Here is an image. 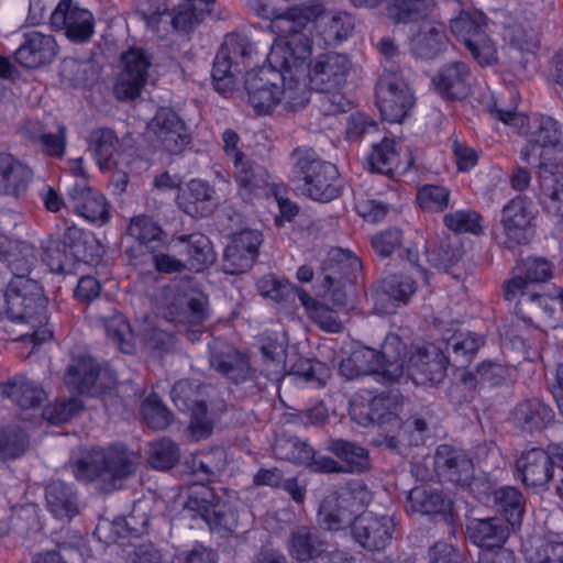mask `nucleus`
I'll use <instances>...</instances> for the list:
<instances>
[{
	"instance_id": "obj_1",
	"label": "nucleus",
	"mask_w": 563,
	"mask_h": 563,
	"mask_svg": "<svg viewBox=\"0 0 563 563\" xmlns=\"http://www.w3.org/2000/svg\"><path fill=\"white\" fill-rule=\"evenodd\" d=\"M309 47L302 37L276 38L266 56V64L245 76L249 103L258 115L296 110L309 101L305 60Z\"/></svg>"
},
{
	"instance_id": "obj_2",
	"label": "nucleus",
	"mask_w": 563,
	"mask_h": 563,
	"mask_svg": "<svg viewBox=\"0 0 563 563\" xmlns=\"http://www.w3.org/2000/svg\"><path fill=\"white\" fill-rule=\"evenodd\" d=\"M0 256L12 273L3 290V313L12 323L27 327L13 341L32 343L33 349L52 338L47 328V299L42 286L29 277L36 261L34 247L24 241L12 240L0 228Z\"/></svg>"
},
{
	"instance_id": "obj_3",
	"label": "nucleus",
	"mask_w": 563,
	"mask_h": 563,
	"mask_svg": "<svg viewBox=\"0 0 563 563\" xmlns=\"http://www.w3.org/2000/svg\"><path fill=\"white\" fill-rule=\"evenodd\" d=\"M405 349L397 334H387L379 353L369 347L355 351L350 357L341 361L340 373L347 379L369 374L380 383L397 382L405 374L416 385L442 380L448 358L441 347L423 341L413 342L406 366L401 357Z\"/></svg>"
},
{
	"instance_id": "obj_4",
	"label": "nucleus",
	"mask_w": 563,
	"mask_h": 563,
	"mask_svg": "<svg viewBox=\"0 0 563 563\" xmlns=\"http://www.w3.org/2000/svg\"><path fill=\"white\" fill-rule=\"evenodd\" d=\"M256 15L271 20V30L278 38L302 37L313 52L314 37L318 45H336L345 41L354 30V20L345 11L324 10L321 4L292 7L279 12L268 0H247Z\"/></svg>"
},
{
	"instance_id": "obj_5",
	"label": "nucleus",
	"mask_w": 563,
	"mask_h": 563,
	"mask_svg": "<svg viewBox=\"0 0 563 563\" xmlns=\"http://www.w3.org/2000/svg\"><path fill=\"white\" fill-rule=\"evenodd\" d=\"M500 35L503 40L500 52L484 31L475 38L467 40L466 47L482 66L500 63L515 74L537 68L540 38L533 27L518 21L508 22L504 25Z\"/></svg>"
},
{
	"instance_id": "obj_6",
	"label": "nucleus",
	"mask_w": 563,
	"mask_h": 563,
	"mask_svg": "<svg viewBox=\"0 0 563 563\" xmlns=\"http://www.w3.org/2000/svg\"><path fill=\"white\" fill-rule=\"evenodd\" d=\"M492 114L508 125L518 126L525 135L527 145L521 151V159L529 165L543 163H563V134L559 122L548 115H533L528 118L515 109H500L496 106L490 110Z\"/></svg>"
},
{
	"instance_id": "obj_7",
	"label": "nucleus",
	"mask_w": 563,
	"mask_h": 563,
	"mask_svg": "<svg viewBox=\"0 0 563 563\" xmlns=\"http://www.w3.org/2000/svg\"><path fill=\"white\" fill-rule=\"evenodd\" d=\"M257 342L265 376L271 380L279 382L287 373L286 334L282 331L267 330L260 335ZM288 373L317 388L324 386L329 376L328 369L321 362L311 360H301L290 365Z\"/></svg>"
},
{
	"instance_id": "obj_8",
	"label": "nucleus",
	"mask_w": 563,
	"mask_h": 563,
	"mask_svg": "<svg viewBox=\"0 0 563 563\" xmlns=\"http://www.w3.org/2000/svg\"><path fill=\"white\" fill-rule=\"evenodd\" d=\"M310 57L306 58L303 66L309 95L311 90L322 92L323 104L329 103L325 109L328 112H345L350 108V101L339 90L346 79L349 58L338 53H324L318 55L309 67Z\"/></svg>"
},
{
	"instance_id": "obj_9",
	"label": "nucleus",
	"mask_w": 563,
	"mask_h": 563,
	"mask_svg": "<svg viewBox=\"0 0 563 563\" xmlns=\"http://www.w3.org/2000/svg\"><path fill=\"white\" fill-rule=\"evenodd\" d=\"M106 331L108 338L126 354L134 353L137 343L148 351L167 352L174 342L173 335L162 329L153 317L137 319L136 327L132 328L122 313H114L107 320Z\"/></svg>"
},
{
	"instance_id": "obj_10",
	"label": "nucleus",
	"mask_w": 563,
	"mask_h": 563,
	"mask_svg": "<svg viewBox=\"0 0 563 563\" xmlns=\"http://www.w3.org/2000/svg\"><path fill=\"white\" fill-rule=\"evenodd\" d=\"M139 455L123 445H112L107 450L96 448L71 464L75 477L81 482L117 479L131 475L139 463Z\"/></svg>"
},
{
	"instance_id": "obj_11",
	"label": "nucleus",
	"mask_w": 563,
	"mask_h": 563,
	"mask_svg": "<svg viewBox=\"0 0 563 563\" xmlns=\"http://www.w3.org/2000/svg\"><path fill=\"white\" fill-rule=\"evenodd\" d=\"M257 46L238 34L225 36L213 63L212 80L217 91L222 95L231 92L239 75L253 62Z\"/></svg>"
},
{
	"instance_id": "obj_12",
	"label": "nucleus",
	"mask_w": 563,
	"mask_h": 563,
	"mask_svg": "<svg viewBox=\"0 0 563 563\" xmlns=\"http://www.w3.org/2000/svg\"><path fill=\"white\" fill-rule=\"evenodd\" d=\"M526 278L515 276L505 285V299L512 301L518 299V305L528 303L531 307L543 310L551 317L558 307L563 311V290L552 297L548 295H537L530 291L534 283H542L552 276V268L548 261L543 258H530L525 263Z\"/></svg>"
},
{
	"instance_id": "obj_13",
	"label": "nucleus",
	"mask_w": 563,
	"mask_h": 563,
	"mask_svg": "<svg viewBox=\"0 0 563 563\" xmlns=\"http://www.w3.org/2000/svg\"><path fill=\"white\" fill-rule=\"evenodd\" d=\"M294 180L297 190L316 201L328 202L340 194L338 168L309 153L298 159Z\"/></svg>"
},
{
	"instance_id": "obj_14",
	"label": "nucleus",
	"mask_w": 563,
	"mask_h": 563,
	"mask_svg": "<svg viewBox=\"0 0 563 563\" xmlns=\"http://www.w3.org/2000/svg\"><path fill=\"white\" fill-rule=\"evenodd\" d=\"M401 400L398 394L388 393L373 396L369 391L357 394L350 404L352 419L364 427L378 424L387 434L402 430L399 412Z\"/></svg>"
},
{
	"instance_id": "obj_15",
	"label": "nucleus",
	"mask_w": 563,
	"mask_h": 563,
	"mask_svg": "<svg viewBox=\"0 0 563 563\" xmlns=\"http://www.w3.org/2000/svg\"><path fill=\"white\" fill-rule=\"evenodd\" d=\"M361 269L358 257L343 249H331L323 266L320 295L329 297L333 305L350 308V289L355 274Z\"/></svg>"
},
{
	"instance_id": "obj_16",
	"label": "nucleus",
	"mask_w": 563,
	"mask_h": 563,
	"mask_svg": "<svg viewBox=\"0 0 563 563\" xmlns=\"http://www.w3.org/2000/svg\"><path fill=\"white\" fill-rule=\"evenodd\" d=\"M65 384L81 395L99 396L117 385V377L101 368L89 355L81 354L70 358L64 375Z\"/></svg>"
},
{
	"instance_id": "obj_17",
	"label": "nucleus",
	"mask_w": 563,
	"mask_h": 563,
	"mask_svg": "<svg viewBox=\"0 0 563 563\" xmlns=\"http://www.w3.org/2000/svg\"><path fill=\"white\" fill-rule=\"evenodd\" d=\"M163 314L172 322L200 324L208 316L207 297L189 285H169L163 289Z\"/></svg>"
},
{
	"instance_id": "obj_18",
	"label": "nucleus",
	"mask_w": 563,
	"mask_h": 563,
	"mask_svg": "<svg viewBox=\"0 0 563 563\" xmlns=\"http://www.w3.org/2000/svg\"><path fill=\"white\" fill-rule=\"evenodd\" d=\"M145 136L155 151L180 153L190 142L186 123L169 107L157 109L147 123Z\"/></svg>"
},
{
	"instance_id": "obj_19",
	"label": "nucleus",
	"mask_w": 563,
	"mask_h": 563,
	"mask_svg": "<svg viewBox=\"0 0 563 563\" xmlns=\"http://www.w3.org/2000/svg\"><path fill=\"white\" fill-rule=\"evenodd\" d=\"M376 99L385 121L401 123L415 106V96L402 78L385 70L376 84Z\"/></svg>"
},
{
	"instance_id": "obj_20",
	"label": "nucleus",
	"mask_w": 563,
	"mask_h": 563,
	"mask_svg": "<svg viewBox=\"0 0 563 563\" xmlns=\"http://www.w3.org/2000/svg\"><path fill=\"white\" fill-rule=\"evenodd\" d=\"M89 150L102 170L115 169V186L123 190L128 184L131 153L122 148V145L110 129H97L89 137Z\"/></svg>"
},
{
	"instance_id": "obj_21",
	"label": "nucleus",
	"mask_w": 563,
	"mask_h": 563,
	"mask_svg": "<svg viewBox=\"0 0 563 563\" xmlns=\"http://www.w3.org/2000/svg\"><path fill=\"white\" fill-rule=\"evenodd\" d=\"M206 389V386L189 379L177 382L172 389V400L178 410L190 412L189 433L196 441L208 438L213 429L202 399Z\"/></svg>"
},
{
	"instance_id": "obj_22",
	"label": "nucleus",
	"mask_w": 563,
	"mask_h": 563,
	"mask_svg": "<svg viewBox=\"0 0 563 563\" xmlns=\"http://www.w3.org/2000/svg\"><path fill=\"white\" fill-rule=\"evenodd\" d=\"M467 533L475 545L487 550L479 558V563H515L514 554L500 549L510 529L499 519H472L467 525Z\"/></svg>"
},
{
	"instance_id": "obj_23",
	"label": "nucleus",
	"mask_w": 563,
	"mask_h": 563,
	"mask_svg": "<svg viewBox=\"0 0 563 563\" xmlns=\"http://www.w3.org/2000/svg\"><path fill=\"white\" fill-rule=\"evenodd\" d=\"M223 151L235 167V179L239 184L240 195L244 199L260 195L268 187V174L260 165L244 161V155L239 147L240 137L231 129L222 133Z\"/></svg>"
},
{
	"instance_id": "obj_24",
	"label": "nucleus",
	"mask_w": 563,
	"mask_h": 563,
	"mask_svg": "<svg viewBox=\"0 0 563 563\" xmlns=\"http://www.w3.org/2000/svg\"><path fill=\"white\" fill-rule=\"evenodd\" d=\"M358 497L350 489H342L327 496L319 508L318 521L321 527L330 531H338L350 526L354 514L369 500L365 488L358 492Z\"/></svg>"
},
{
	"instance_id": "obj_25",
	"label": "nucleus",
	"mask_w": 563,
	"mask_h": 563,
	"mask_svg": "<svg viewBox=\"0 0 563 563\" xmlns=\"http://www.w3.org/2000/svg\"><path fill=\"white\" fill-rule=\"evenodd\" d=\"M560 453H563V448L558 444H550L548 450L533 448L523 452L517 460L523 484L529 487H543L554 478L555 463L563 473Z\"/></svg>"
},
{
	"instance_id": "obj_26",
	"label": "nucleus",
	"mask_w": 563,
	"mask_h": 563,
	"mask_svg": "<svg viewBox=\"0 0 563 563\" xmlns=\"http://www.w3.org/2000/svg\"><path fill=\"white\" fill-rule=\"evenodd\" d=\"M220 202L221 198L217 190L200 178H194L183 184L176 196L177 207L194 218L210 216Z\"/></svg>"
},
{
	"instance_id": "obj_27",
	"label": "nucleus",
	"mask_w": 563,
	"mask_h": 563,
	"mask_svg": "<svg viewBox=\"0 0 563 563\" xmlns=\"http://www.w3.org/2000/svg\"><path fill=\"white\" fill-rule=\"evenodd\" d=\"M395 523L391 517L363 512L354 519L352 533L360 545L369 551L385 549L393 538Z\"/></svg>"
},
{
	"instance_id": "obj_28",
	"label": "nucleus",
	"mask_w": 563,
	"mask_h": 563,
	"mask_svg": "<svg viewBox=\"0 0 563 563\" xmlns=\"http://www.w3.org/2000/svg\"><path fill=\"white\" fill-rule=\"evenodd\" d=\"M123 70L114 92L120 100H133L141 95L146 82L151 62L142 49L132 48L122 56Z\"/></svg>"
},
{
	"instance_id": "obj_29",
	"label": "nucleus",
	"mask_w": 563,
	"mask_h": 563,
	"mask_svg": "<svg viewBox=\"0 0 563 563\" xmlns=\"http://www.w3.org/2000/svg\"><path fill=\"white\" fill-rule=\"evenodd\" d=\"M537 196L545 211L556 218V225L563 231V162L539 165Z\"/></svg>"
},
{
	"instance_id": "obj_30",
	"label": "nucleus",
	"mask_w": 563,
	"mask_h": 563,
	"mask_svg": "<svg viewBox=\"0 0 563 563\" xmlns=\"http://www.w3.org/2000/svg\"><path fill=\"white\" fill-rule=\"evenodd\" d=\"M262 241V233L257 230H243L234 234L224 252L223 271L227 274H240L250 269Z\"/></svg>"
},
{
	"instance_id": "obj_31",
	"label": "nucleus",
	"mask_w": 563,
	"mask_h": 563,
	"mask_svg": "<svg viewBox=\"0 0 563 563\" xmlns=\"http://www.w3.org/2000/svg\"><path fill=\"white\" fill-rule=\"evenodd\" d=\"M51 25L65 30L74 42H85L93 34V16L85 9L74 7L69 0H62L51 14Z\"/></svg>"
},
{
	"instance_id": "obj_32",
	"label": "nucleus",
	"mask_w": 563,
	"mask_h": 563,
	"mask_svg": "<svg viewBox=\"0 0 563 563\" xmlns=\"http://www.w3.org/2000/svg\"><path fill=\"white\" fill-rule=\"evenodd\" d=\"M187 508L197 511L212 528L223 527L232 529L234 516L227 512V505L216 500L212 489L203 485H195L190 488Z\"/></svg>"
},
{
	"instance_id": "obj_33",
	"label": "nucleus",
	"mask_w": 563,
	"mask_h": 563,
	"mask_svg": "<svg viewBox=\"0 0 563 563\" xmlns=\"http://www.w3.org/2000/svg\"><path fill=\"white\" fill-rule=\"evenodd\" d=\"M68 208L88 222L97 225L107 223L110 219L109 206L99 191L76 183L68 191Z\"/></svg>"
},
{
	"instance_id": "obj_34",
	"label": "nucleus",
	"mask_w": 563,
	"mask_h": 563,
	"mask_svg": "<svg viewBox=\"0 0 563 563\" xmlns=\"http://www.w3.org/2000/svg\"><path fill=\"white\" fill-rule=\"evenodd\" d=\"M448 43L444 25L431 19L418 24L409 36L411 53L421 59L435 58L446 49Z\"/></svg>"
},
{
	"instance_id": "obj_35",
	"label": "nucleus",
	"mask_w": 563,
	"mask_h": 563,
	"mask_svg": "<svg viewBox=\"0 0 563 563\" xmlns=\"http://www.w3.org/2000/svg\"><path fill=\"white\" fill-rule=\"evenodd\" d=\"M415 290V283L409 276L393 275L384 278L382 288L371 294L375 312L379 314L396 312L399 303H406Z\"/></svg>"
},
{
	"instance_id": "obj_36",
	"label": "nucleus",
	"mask_w": 563,
	"mask_h": 563,
	"mask_svg": "<svg viewBox=\"0 0 563 563\" xmlns=\"http://www.w3.org/2000/svg\"><path fill=\"white\" fill-rule=\"evenodd\" d=\"M210 347V365L217 372L235 383L245 380L251 375L249 360L232 345L213 340Z\"/></svg>"
},
{
	"instance_id": "obj_37",
	"label": "nucleus",
	"mask_w": 563,
	"mask_h": 563,
	"mask_svg": "<svg viewBox=\"0 0 563 563\" xmlns=\"http://www.w3.org/2000/svg\"><path fill=\"white\" fill-rule=\"evenodd\" d=\"M533 219L531 202L523 197H516L504 206L500 222L509 241L519 244L527 239Z\"/></svg>"
},
{
	"instance_id": "obj_38",
	"label": "nucleus",
	"mask_w": 563,
	"mask_h": 563,
	"mask_svg": "<svg viewBox=\"0 0 563 563\" xmlns=\"http://www.w3.org/2000/svg\"><path fill=\"white\" fill-rule=\"evenodd\" d=\"M56 42L52 35L37 31L25 34L24 43L16 49L15 58L27 68H37L53 60L56 55Z\"/></svg>"
},
{
	"instance_id": "obj_39",
	"label": "nucleus",
	"mask_w": 563,
	"mask_h": 563,
	"mask_svg": "<svg viewBox=\"0 0 563 563\" xmlns=\"http://www.w3.org/2000/svg\"><path fill=\"white\" fill-rule=\"evenodd\" d=\"M434 465L438 473L457 484H468L473 463L464 451L443 444L437 449Z\"/></svg>"
},
{
	"instance_id": "obj_40",
	"label": "nucleus",
	"mask_w": 563,
	"mask_h": 563,
	"mask_svg": "<svg viewBox=\"0 0 563 563\" xmlns=\"http://www.w3.org/2000/svg\"><path fill=\"white\" fill-rule=\"evenodd\" d=\"M432 84L443 98H463L471 87L470 68L463 62L445 65L432 78Z\"/></svg>"
},
{
	"instance_id": "obj_41",
	"label": "nucleus",
	"mask_w": 563,
	"mask_h": 563,
	"mask_svg": "<svg viewBox=\"0 0 563 563\" xmlns=\"http://www.w3.org/2000/svg\"><path fill=\"white\" fill-rule=\"evenodd\" d=\"M404 157L401 145L393 139L384 137L379 143L373 144L367 161L372 170L394 175L400 169H407L409 161Z\"/></svg>"
},
{
	"instance_id": "obj_42",
	"label": "nucleus",
	"mask_w": 563,
	"mask_h": 563,
	"mask_svg": "<svg viewBox=\"0 0 563 563\" xmlns=\"http://www.w3.org/2000/svg\"><path fill=\"white\" fill-rule=\"evenodd\" d=\"M179 253L186 257V267L200 272L214 261V252L209 239L201 233L180 235L176 239Z\"/></svg>"
},
{
	"instance_id": "obj_43",
	"label": "nucleus",
	"mask_w": 563,
	"mask_h": 563,
	"mask_svg": "<svg viewBox=\"0 0 563 563\" xmlns=\"http://www.w3.org/2000/svg\"><path fill=\"white\" fill-rule=\"evenodd\" d=\"M31 169L12 155L0 154V195L19 196L31 180Z\"/></svg>"
},
{
	"instance_id": "obj_44",
	"label": "nucleus",
	"mask_w": 563,
	"mask_h": 563,
	"mask_svg": "<svg viewBox=\"0 0 563 563\" xmlns=\"http://www.w3.org/2000/svg\"><path fill=\"white\" fill-rule=\"evenodd\" d=\"M0 394L22 409L35 408L46 398L45 390L37 383L23 376L0 385Z\"/></svg>"
},
{
	"instance_id": "obj_45",
	"label": "nucleus",
	"mask_w": 563,
	"mask_h": 563,
	"mask_svg": "<svg viewBox=\"0 0 563 563\" xmlns=\"http://www.w3.org/2000/svg\"><path fill=\"white\" fill-rule=\"evenodd\" d=\"M408 510L423 515H444L452 517V501L441 493L426 487H416L408 496Z\"/></svg>"
},
{
	"instance_id": "obj_46",
	"label": "nucleus",
	"mask_w": 563,
	"mask_h": 563,
	"mask_svg": "<svg viewBox=\"0 0 563 563\" xmlns=\"http://www.w3.org/2000/svg\"><path fill=\"white\" fill-rule=\"evenodd\" d=\"M515 423L526 431L545 428L554 418L552 409L539 399L525 400L514 410Z\"/></svg>"
},
{
	"instance_id": "obj_47",
	"label": "nucleus",
	"mask_w": 563,
	"mask_h": 563,
	"mask_svg": "<svg viewBox=\"0 0 563 563\" xmlns=\"http://www.w3.org/2000/svg\"><path fill=\"white\" fill-rule=\"evenodd\" d=\"M46 501L49 511L59 519H71L78 511L73 488L60 481L47 485Z\"/></svg>"
},
{
	"instance_id": "obj_48",
	"label": "nucleus",
	"mask_w": 563,
	"mask_h": 563,
	"mask_svg": "<svg viewBox=\"0 0 563 563\" xmlns=\"http://www.w3.org/2000/svg\"><path fill=\"white\" fill-rule=\"evenodd\" d=\"M434 7L433 0H394L388 5V15L396 23H422Z\"/></svg>"
},
{
	"instance_id": "obj_49",
	"label": "nucleus",
	"mask_w": 563,
	"mask_h": 563,
	"mask_svg": "<svg viewBox=\"0 0 563 563\" xmlns=\"http://www.w3.org/2000/svg\"><path fill=\"white\" fill-rule=\"evenodd\" d=\"M330 450L342 462L345 463L343 472H364L371 466L368 451L353 442L345 440H334L330 444Z\"/></svg>"
},
{
	"instance_id": "obj_50",
	"label": "nucleus",
	"mask_w": 563,
	"mask_h": 563,
	"mask_svg": "<svg viewBox=\"0 0 563 563\" xmlns=\"http://www.w3.org/2000/svg\"><path fill=\"white\" fill-rule=\"evenodd\" d=\"M297 297L306 309L310 319L323 331L336 333L342 330V322L338 318L335 311L319 303L303 289L297 290Z\"/></svg>"
},
{
	"instance_id": "obj_51",
	"label": "nucleus",
	"mask_w": 563,
	"mask_h": 563,
	"mask_svg": "<svg viewBox=\"0 0 563 563\" xmlns=\"http://www.w3.org/2000/svg\"><path fill=\"white\" fill-rule=\"evenodd\" d=\"M495 504L512 528L520 526L525 512V499L517 488L505 486L497 489Z\"/></svg>"
},
{
	"instance_id": "obj_52",
	"label": "nucleus",
	"mask_w": 563,
	"mask_h": 563,
	"mask_svg": "<svg viewBox=\"0 0 563 563\" xmlns=\"http://www.w3.org/2000/svg\"><path fill=\"white\" fill-rule=\"evenodd\" d=\"M128 232L130 236L151 250L161 246L165 241L163 229L151 217L144 214L131 219Z\"/></svg>"
},
{
	"instance_id": "obj_53",
	"label": "nucleus",
	"mask_w": 563,
	"mask_h": 563,
	"mask_svg": "<svg viewBox=\"0 0 563 563\" xmlns=\"http://www.w3.org/2000/svg\"><path fill=\"white\" fill-rule=\"evenodd\" d=\"M74 253L60 246V241L49 239L42 258L52 273L71 274L77 257Z\"/></svg>"
},
{
	"instance_id": "obj_54",
	"label": "nucleus",
	"mask_w": 563,
	"mask_h": 563,
	"mask_svg": "<svg viewBox=\"0 0 563 563\" xmlns=\"http://www.w3.org/2000/svg\"><path fill=\"white\" fill-rule=\"evenodd\" d=\"M288 550L290 555L300 562L312 560L320 551L311 530L305 526L291 532Z\"/></svg>"
},
{
	"instance_id": "obj_55",
	"label": "nucleus",
	"mask_w": 563,
	"mask_h": 563,
	"mask_svg": "<svg viewBox=\"0 0 563 563\" xmlns=\"http://www.w3.org/2000/svg\"><path fill=\"white\" fill-rule=\"evenodd\" d=\"M463 256V249L457 236L449 238L437 251L428 253V261L439 271L450 272Z\"/></svg>"
},
{
	"instance_id": "obj_56",
	"label": "nucleus",
	"mask_w": 563,
	"mask_h": 563,
	"mask_svg": "<svg viewBox=\"0 0 563 563\" xmlns=\"http://www.w3.org/2000/svg\"><path fill=\"white\" fill-rule=\"evenodd\" d=\"M178 459L179 449L169 439H161L152 442L148 446V463L155 470H168L174 466Z\"/></svg>"
},
{
	"instance_id": "obj_57",
	"label": "nucleus",
	"mask_w": 563,
	"mask_h": 563,
	"mask_svg": "<svg viewBox=\"0 0 563 563\" xmlns=\"http://www.w3.org/2000/svg\"><path fill=\"white\" fill-rule=\"evenodd\" d=\"M257 289L260 295L266 300L279 303L287 300L291 295L297 296L299 288H295L284 278L266 275L257 282Z\"/></svg>"
},
{
	"instance_id": "obj_58",
	"label": "nucleus",
	"mask_w": 563,
	"mask_h": 563,
	"mask_svg": "<svg viewBox=\"0 0 563 563\" xmlns=\"http://www.w3.org/2000/svg\"><path fill=\"white\" fill-rule=\"evenodd\" d=\"M485 19L482 13L462 12L459 16L451 20L452 33L467 45V40L475 38L484 30Z\"/></svg>"
},
{
	"instance_id": "obj_59",
	"label": "nucleus",
	"mask_w": 563,
	"mask_h": 563,
	"mask_svg": "<svg viewBox=\"0 0 563 563\" xmlns=\"http://www.w3.org/2000/svg\"><path fill=\"white\" fill-rule=\"evenodd\" d=\"M141 413L152 429L163 430L172 421V413L161 399L155 395H150L141 406Z\"/></svg>"
},
{
	"instance_id": "obj_60",
	"label": "nucleus",
	"mask_w": 563,
	"mask_h": 563,
	"mask_svg": "<svg viewBox=\"0 0 563 563\" xmlns=\"http://www.w3.org/2000/svg\"><path fill=\"white\" fill-rule=\"evenodd\" d=\"M444 223L457 233L478 234L482 231V218L474 210H456L444 216Z\"/></svg>"
},
{
	"instance_id": "obj_61",
	"label": "nucleus",
	"mask_w": 563,
	"mask_h": 563,
	"mask_svg": "<svg viewBox=\"0 0 563 563\" xmlns=\"http://www.w3.org/2000/svg\"><path fill=\"white\" fill-rule=\"evenodd\" d=\"M82 409V402L76 397L57 399L43 410V418L54 424L64 423Z\"/></svg>"
},
{
	"instance_id": "obj_62",
	"label": "nucleus",
	"mask_w": 563,
	"mask_h": 563,
	"mask_svg": "<svg viewBox=\"0 0 563 563\" xmlns=\"http://www.w3.org/2000/svg\"><path fill=\"white\" fill-rule=\"evenodd\" d=\"M136 12L145 21L146 25L159 33V24L164 18H169L167 0H135Z\"/></svg>"
},
{
	"instance_id": "obj_63",
	"label": "nucleus",
	"mask_w": 563,
	"mask_h": 563,
	"mask_svg": "<svg viewBox=\"0 0 563 563\" xmlns=\"http://www.w3.org/2000/svg\"><path fill=\"white\" fill-rule=\"evenodd\" d=\"M26 437L18 427L0 429V459H15L26 449Z\"/></svg>"
},
{
	"instance_id": "obj_64",
	"label": "nucleus",
	"mask_w": 563,
	"mask_h": 563,
	"mask_svg": "<svg viewBox=\"0 0 563 563\" xmlns=\"http://www.w3.org/2000/svg\"><path fill=\"white\" fill-rule=\"evenodd\" d=\"M529 563H563V542L540 541L534 551L526 552Z\"/></svg>"
}]
</instances>
